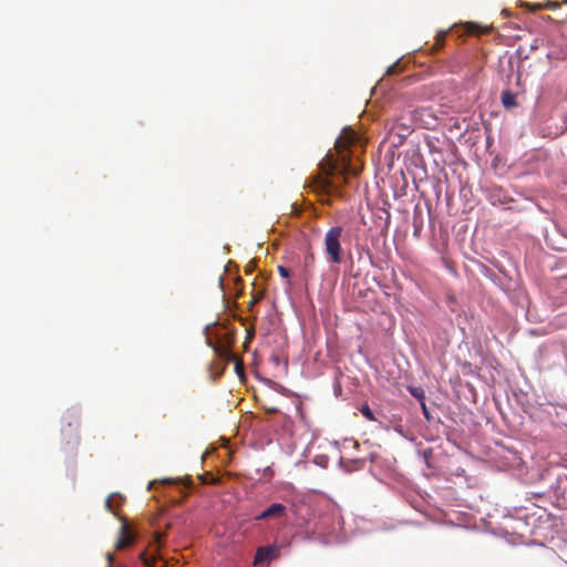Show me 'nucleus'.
Segmentation results:
<instances>
[{
  "label": "nucleus",
  "mask_w": 567,
  "mask_h": 567,
  "mask_svg": "<svg viewBox=\"0 0 567 567\" xmlns=\"http://www.w3.org/2000/svg\"><path fill=\"white\" fill-rule=\"evenodd\" d=\"M357 133L346 127L337 138L334 148L338 158L327 154L319 164L318 172L310 177L309 186L322 195H331L340 192L341 186L347 183V175L359 174V171L351 166L350 158L346 152L357 143Z\"/></svg>",
  "instance_id": "obj_1"
},
{
  "label": "nucleus",
  "mask_w": 567,
  "mask_h": 567,
  "mask_svg": "<svg viewBox=\"0 0 567 567\" xmlns=\"http://www.w3.org/2000/svg\"><path fill=\"white\" fill-rule=\"evenodd\" d=\"M342 233L343 229L341 226H334L331 227L324 236V249L333 264H340L342 261V247L340 243Z\"/></svg>",
  "instance_id": "obj_2"
},
{
  "label": "nucleus",
  "mask_w": 567,
  "mask_h": 567,
  "mask_svg": "<svg viewBox=\"0 0 567 567\" xmlns=\"http://www.w3.org/2000/svg\"><path fill=\"white\" fill-rule=\"evenodd\" d=\"M287 516V507L280 503H272L255 516V520H279Z\"/></svg>",
  "instance_id": "obj_3"
},
{
  "label": "nucleus",
  "mask_w": 567,
  "mask_h": 567,
  "mask_svg": "<svg viewBox=\"0 0 567 567\" xmlns=\"http://www.w3.org/2000/svg\"><path fill=\"white\" fill-rule=\"evenodd\" d=\"M214 351L216 352V354L220 359H223L225 361H236V367H235L236 368V372L238 374H243L244 373L243 362L237 359V357L230 350V347L228 344L215 346L214 347Z\"/></svg>",
  "instance_id": "obj_4"
},
{
  "label": "nucleus",
  "mask_w": 567,
  "mask_h": 567,
  "mask_svg": "<svg viewBox=\"0 0 567 567\" xmlns=\"http://www.w3.org/2000/svg\"><path fill=\"white\" fill-rule=\"evenodd\" d=\"M277 556V547L269 545V546H261L258 547L254 557V565L258 566L264 563H270L274 560Z\"/></svg>",
  "instance_id": "obj_5"
},
{
  "label": "nucleus",
  "mask_w": 567,
  "mask_h": 567,
  "mask_svg": "<svg viewBox=\"0 0 567 567\" xmlns=\"http://www.w3.org/2000/svg\"><path fill=\"white\" fill-rule=\"evenodd\" d=\"M135 540V535L130 530L126 522L122 523L120 534L115 543L116 549H124L131 546Z\"/></svg>",
  "instance_id": "obj_6"
},
{
  "label": "nucleus",
  "mask_w": 567,
  "mask_h": 567,
  "mask_svg": "<svg viewBox=\"0 0 567 567\" xmlns=\"http://www.w3.org/2000/svg\"><path fill=\"white\" fill-rule=\"evenodd\" d=\"M466 32L468 34H489L493 31L492 27L488 25H481L476 22H466L465 24Z\"/></svg>",
  "instance_id": "obj_7"
},
{
  "label": "nucleus",
  "mask_w": 567,
  "mask_h": 567,
  "mask_svg": "<svg viewBox=\"0 0 567 567\" xmlns=\"http://www.w3.org/2000/svg\"><path fill=\"white\" fill-rule=\"evenodd\" d=\"M517 95L516 93L505 90L502 92V104L505 109H512L517 106Z\"/></svg>",
  "instance_id": "obj_8"
},
{
  "label": "nucleus",
  "mask_w": 567,
  "mask_h": 567,
  "mask_svg": "<svg viewBox=\"0 0 567 567\" xmlns=\"http://www.w3.org/2000/svg\"><path fill=\"white\" fill-rule=\"evenodd\" d=\"M63 422L68 425L70 429V432L72 431V426L74 425L75 430L80 425V416L75 411H68L65 415L63 416Z\"/></svg>",
  "instance_id": "obj_9"
},
{
  "label": "nucleus",
  "mask_w": 567,
  "mask_h": 567,
  "mask_svg": "<svg viewBox=\"0 0 567 567\" xmlns=\"http://www.w3.org/2000/svg\"><path fill=\"white\" fill-rule=\"evenodd\" d=\"M447 33L449 30H441L440 32H437V34L435 35V42L431 48L432 52H437L443 48Z\"/></svg>",
  "instance_id": "obj_10"
},
{
  "label": "nucleus",
  "mask_w": 567,
  "mask_h": 567,
  "mask_svg": "<svg viewBox=\"0 0 567 567\" xmlns=\"http://www.w3.org/2000/svg\"><path fill=\"white\" fill-rule=\"evenodd\" d=\"M114 502H115V506H121L122 503H123L122 496L113 494V495L109 496L106 502H105L106 509L110 513L115 515V509H114V504H113Z\"/></svg>",
  "instance_id": "obj_11"
},
{
  "label": "nucleus",
  "mask_w": 567,
  "mask_h": 567,
  "mask_svg": "<svg viewBox=\"0 0 567 567\" xmlns=\"http://www.w3.org/2000/svg\"><path fill=\"white\" fill-rule=\"evenodd\" d=\"M360 412L362 413V415L369 420V421H375V416L372 412V410L369 408V405H363L361 409H360Z\"/></svg>",
  "instance_id": "obj_12"
},
{
  "label": "nucleus",
  "mask_w": 567,
  "mask_h": 567,
  "mask_svg": "<svg viewBox=\"0 0 567 567\" xmlns=\"http://www.w3.org/2000/svg\"><path fill=\"white\" fill-rule=\"evenodd\" d=\"M278 272L279 275L282 277V278H289L290 276V271L288 268L284 267V266H278Z\"/></svg>",
  "instance_id": "obj_13"
},
{
  "label": "nucleus",
  "mask_w": 567,
  "mask_h": 567,
  "mask_svg": "<svg viewBox=\"0 0 567 567\" xmlns=\"http://www.w3.org/2000/svg\"><path fill=\"white\" fill-rule=\"evenodd\" d=\"M411 393L413 396H415L420 400L424 399V393H423V390H421V389H413V390H411Z\"/></svg>",
  "instance_id": "obj_14"
},
{
  "label": "nucleus",
  "mask_w": 567,
  "mask_h": 567,
  "mask_svg": "<svg viewBox=\"0 0 567 567\" xmlns=\"http://www.w3.org/2000/svg\"><path fill=\"white\" fill-rule=\"evenodd\" d=\"M106 559H107V567H112L113 561H114V554L107 553Z\"/></svg>",
  "instance_id": "obj_15"
},
{
  "label": "nucleus",
  "mask_w": 567,
  "mask_h": 567,
  "mask_svg": "<svg viewBox=\"0 0 567 567\" xmlns=\"http://www.w3.org/2000/svg\"><path fill=\"white\" fill-rule=\"evenodd\" d=\"M421 406H422V410H423L424 416L429 420V419H430V415H429V411H427V409H426V405H425L424 401H421Z\"/></svg>",
  "instance_id": "obj_16"
},
{
  "label": "nucleus",
  "mask_w": 567,
  "mask_h": 567,
  "mask_svg": "<svg viewBox=\"0 0 567 567\" xmlns=\"http://www.w3.org/2000/svg\"><path fill=\"white\" fill-rule=\"evenodd\" d=\"M161 537H162V535L158 534V533L155 535V540H156L157 544L161 543Z\"/></svg>",
  "instance_id": "obj_17"
},
{
  "label": "nucleus",
  "mask_w": 567,
  "mask_h": 567,
  "mask_svg": "<svg viewBox=\"0 0 567 567\" xmlns=\"http://www.w3.org/2000/svg\"><path fill=\"white\" fill-rule=\"evenodd\" d=\"M145 556H146V555H145V553L143 551V553H141V555H140V558L146 563V560H145Z\"/></svg>",
  "instance_id": "obj_18"
},
{
  "label": "nucleus",
  "mask_w": 567,
  "mask_h": 567,
  "mask_svg": "<svg viewBox=\"0 0 567 567\" xmlns=\"http://www.w3.org/2000/svg\"><path fill=\"white\" fill-rule=\"evenodd\" d=\"M204 483L216 484V483H217V480H212L210 482H208V481H204Z\"/></svg>",
  "instance_id": "obj_19"
}]
</instances>
